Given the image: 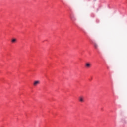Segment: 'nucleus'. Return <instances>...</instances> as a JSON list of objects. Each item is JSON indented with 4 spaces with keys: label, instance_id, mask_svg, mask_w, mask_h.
I'll return each mask as SVG.
<instances>
[{
    "label": "nucleus",
    "instance_id": "1",
    "mask_svg": "<svg viewBox=\"0 0 127 127\" xmlns=\"http://www.w3.org/2000/svg\"><path fill=\"white\" fill-rule=\"evenodd\" d=\"M84 96H80L79 98H78V100L79 101V102H80V103H84V102H85V99H84Z\"/></svg>",
    "mask_w": 127,
    "mask_h": 127
},
{
    "label": "nucleus",
    "instance_id": "2",
    "mask_svg": "<svg viewBox=\"0 0 127 127\" xmlns=\"http://www.w3.org/2000/svg\"><path fill=\"white\" fill-rule=\"evenodd\" d=\"M39 84H40V81L39 80H36L34 82L33 85L36 86L38 85H39Z\"/></svg>",
    "mask_w": 127,
    "mask_h": 127
},
{
    "label": "nucleus",
    "instance_id": "3",
    "mask_svg": "<svg viewBox=\"0 0 127 127\" xmlns=\"http://www.w3.org/2000/svg\"><path fill=\"white\" fill-rule=\"evenodd\" d=\"M91 66V63H86L85 64V67H86V68H90Z\"/></svg>",
    "mask_w": 127,
    "mask_h": 127
},
{
    "label": "nucleus",
    "instance_id": "4",
    "mask_svg": "<svg viewBox=\"0 0 127 127\" xmlns=\"http://www.w3.org/2000/svg\"><path fill=\"white\" fill-rule=\"evenodd\" d=\"M17 41V40L15 38H13L12 39L11 42L12 43H15V42H16V41Z\"/></svg>",
    "mask_w": 127,
    "mask_h": 127
},
{
    "label": "nucleus",
    "instance_id": "5",
    "mask_svg": "<svg viewBox=\"0 0 127 127\" xmlns=\"http://www.w3.org/2000/svg\"><path fill=\"white\" fill-rule=\"evenodd\" d=\"M70 18L71 20H76V18H75V17L73 16H70Z\"/></svg>",
    "mask_w": 127,
    "mask_h": 127
},
{
    "label": "nucleus",
    "instance_id": "6",
    "mask_svg": "<svg viewBox=\"0 0 127 127\" xmlns=\"http://www.w3.org/2000/svg\"><path fill=\"white\" fill-rule=\"evenodd\" d=\"M94 46L95 48H96V49H97V48H98V44L97 43H95L94 44Z\"/></svg>",
    "mask_w": 127,
    "mask_h": 127
}]
</instances>
